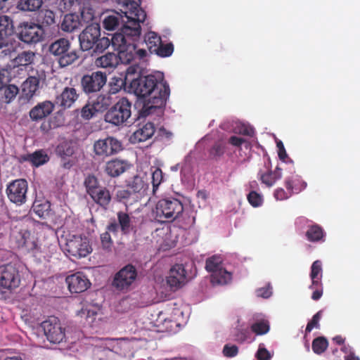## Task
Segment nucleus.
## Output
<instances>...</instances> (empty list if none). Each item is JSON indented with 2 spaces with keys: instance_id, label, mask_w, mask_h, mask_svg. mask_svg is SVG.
<instances>
[{
  "instance_id": "obj_1",
  "label": "nucleus",
  "mask_w": 360,
  "mask_h": 360,
  "mask_svg": "<svg viewBox=\"0 0 360 360\" xmlns=\"http://www.w3.org/2000/svg\"><path fill=\"white\" fill-rule=\"evenodd\" d=\"M126 80L129 81L127 91L143 99L139 116L160 117L169 95V87L164 79L163 73L156 72L142 77L141 68L139 65H131L126 70Z\"/></svg>"
},
{
  "instance_id": "obj_2",
  "label": "nucleus",
  "mask_w": 360,
  "mask_h": 360,
  "mask_svg": "<svg viewBox=\"0 0 360 360\" xmlns=\"http://www.w3.org/2000/svg\"><path fill=\"white\" fill-rule=\"evenodd\" d=\"M131 9L125 12L127 21L124 27L111 38V44L118 52L120 60L122 63H130L134 59V41L139 38L141 34V23L146 18L145 11L134 1Z\"/></svg>"
},
{
  "instance_id": "obj_3",
  "label": "nucleus",
  "mask_w": 360,
  "mask_h": 360,
  "mask_svg": "<svg viewBox=\"0 0 360 360\" xmlns=\"http://www.w3.org/2000/svg\"><path fill=\"white\" fill-rule=\"evenodd\" d=\"M184 206L176 198L161 199L152 209V217L160 221H173L182 216Z\"/></svg>"
},
{
  "instance_id": "obj_4",
  "label": "nucleus",
  "mask_w": 360,
  "mask_h": 360,
  "mask_svg": "<svg viewBox=\"0 0 360 360\" xmlns=\"http://www.w3.org/2000/svg\"><path fill=\"white\" fill-rule=\"evenodd\" d=\"M60 244L65 252L76 258L85 257L92 251L89 238L82 235L65 233L61 237Z\"/></svg>"
},
{
  "instance_id": "obj_5",
  "label": "nucleus",
  "mask_w": 360,
  "mask_h": 360,
  "mask_svg": "<svg viewBox=\"0 0 360 360\" xmlns=\"http://www.w3.org/2000/svg\"><path fill=\"white\" fill-rule=\"evenodd\" d=\"M20 283L18 269L12 265L0 267V300L6 299L8 294L17 288Z\"/></svg>"
},
{
  "instance_id": "obj_6",
  "label": "nucleus",
  "mask_w": 360,
  "mask_h": 360,
  "mask_svg": "<svg viewBox=\"0 0 360 360\" xmlns=\"http://www.w3.org/2000/svg\"><path fill=\"white\" fill-rule=\"evenodd\" d=\"M131 104L125 98L120 99L105 115V121L115 126L125 123L131 115Z\"/></svg>"
},
{
  "instance_id": "obj_7",
  "label": "nucleus",
  "mask_w": 360,
  "mask_h": 360,
  "mask_svg": "<svg viewBox=\"0 0 360 360\" xmlns=\"http://www.w3.org/2000/svg\"><path fill=\"white\" fill-rule=\"evenodd\" d=\"M70 44L69 41L61 38L52 43L49 49L51 54L60 56V65L65 67L72 64L77 58L75 51H70Z\"/></svg>"
},
{
  "instance_id": "obj_8",
  "label": "nucleus",
  "mask_w": 360,
  "mask_h": 360,
  "mask_svg": "<svg viewBox=\"0 0 360 360\" xmlns=\"http://www.w3.org/2000/svg\"><path fill=\"white\" fill-rule=\"evenodd\" d=\"M18 29L20 39L27 44L39 42L44 36L42 26L34 22H23L20 24Z\"/></svg>"
},
{
  "instance_id": "obj_9",
  "label": "nucleus",
  "mask_w": 360,
  "mask_h": 360,
  "mask_svg": "<svg viewBox=\"0 0 360 360\" xmlns=\"http://www.w3.org/2000/svg\"><path fill=\"white\" fill-rule=\"evenodd\" d=\"M44 335L52 343H60L65 338V328L56 317H51L41 323Z\"/></svg>"
},
{
  "instance_id": "obj_10",
  "label": "nucleus",
  "mask_w": 360,
  "mask_h": 360,
  "mask_svg": "<svg viewBox=\"0 0 360 360\" xmlns=\"http://www.w3.org/2000/svg\"><path fill=\"white\" fill-rule=\"evenodd\" d=\"M137 278L136 268L128 264L122 268L114 277L113 286L119 290H128Z\"/></svg>"
},
{
  "instance_id": "obj_11",
  "label": "nucleus",
  "mask_w": 360,
  "mask_h": 360,
  "mask_svg": "<svg viewBox=\"0 0 360 360\" xmlns=\"http://www.w3.org/2000/svg\"><path fill=\"white\" fill-rule=\"evenodd\" d=\"M96 352H115L126 355L130 352L131 342L126 339H105L96 345Z\"/></svg>"
},
{
  "instance_id": "obj_12",
  "label": "nucleus",
  "mask_w": 360,
  "mask_h": 360,
  "mask_svg": "<svg viewBox=\"0 0 360 360\" xmlns=\"http://www.w3.org/2000/svg\"><path fill=\"white\" fill-rule=\"evenodd\" d=\"M121 150V143L111 136L98 139L94 144V153L98 156L108 157L118 153Z\"/></svg>"
},
{
  "instance_id": "obj_13",
  "label": "nucleus",
  "mask_w": 360,
  "mask_h": 360,
  "mask_svg": "<svg viewBox=\"0 0 360 360\" xmlns=\"http://www.w3.org/2000/svg\"><path fill=\"white\" fill-rule=\"evenodd\" d=\"M27 188L28 184L25 180H15L7 187L8 198L13 203L21 205L25 202Z\"/></svg>"
},
{
  "instance_id": "obj_14",
  "label": "nucleus",
  "mask_w": 360,
  "mask_h": 360,
  "mask_svg": "<svg viewBox=\"0 0 360 360\" xmlns=\"http://www.w3.org/2000/svg\"><path fill=\"white\" fill-rule=\"evenodd\" d=\"M101 35L100 26L97 23H93L87 26L79 34V43L84 51L92 49L98 38Z\"/></svg>"
},
{
  "instance_id": "obj_15",
  "label": "nucleus",
  "mask_w": 360,
  "mask_h": 360,
  "mask_svg": "<svg viewBox=\"0 0 360 360\" xmlns=\"http://www.w3.org/2000/svg\"><path fill=\"white\" fill-rule=\"evenodd\" d=\"M167 283L172 289H178L188 282V273L182 264L174 265L166 278Z\"/></svg>"
},
{
  "instance_id": "obj_16",
  "label": "nucleus",
  "mask_w": 360,
  "mask_h": 360,
  "mask_svg": "<svg viewBox=\"0 0 360 360\" xmlns=\"http://www.w3.org/2000/svg\"><path fill=\"white\" fill-rule=\"evenodd\" d=\"M106 80L105 75L98 71L84 75L82 79V86L86 93L95 92L101 90Z\"/></svg>"
},
{
  "instance_id": "obj_17",
  "label": "nucleus",
  "mask_w": 360,
  "mask_h": 360,
  "mask_svg": "<svg viewBox=\"0 0 360 360\" xmlns=\"http://www.w3.org/2000/svg\"><path fill=\"white\" fill-rule=\"evenodd\" d=\"M45 79V75L43 72L37 73L36 75L29 77L21 86L22 88V98L29 101L33 98L35 93L39 88V84Z\"/></svg>"
},
{
  "instance_id": "obj_18",
  "label": "nucleus",
  "mask_w": 360,
  "mask_h": 360,
  "mask_svg": "<svg viewBox=\"0 0 360 360\" xmlns=\"http://www.w3.org/2000/svg\"><path fill=\"white\" fill-rule=\"evenodd\" d=\"M78 315L86 319V323L91 326L98 325L100 321H104L105 317L102 309L98 304L87 305L79 311Z\"/></svg>"
},
{
  "instance_id": "obj_19",
  "label": "nucleus",
  "mask_w": 360,
  "mask_h": 360,
  "mask_svg": "<svg viewBox=\"0 0 360 360\" xmlns=\"http://www.w3.org/2000/svg\"><path fill=\"white\" fill-rule=\"evenodd\" d=\"M66 283L70 291L75 293L84 292L90 285V282L87 278L80 273L68 276L66 278Z\"/></svg>"
},
{
  "instance_id": "obj_20",
  "label": "nucleus",
  "mask_w": 360,
  "mask_h": 360,
  "mask_svg": "<svg viewBox=\"0 0 360 360\" xmlns=\"http://www.w3.org/2000/svg\"><path fill=\"white\" fill-rule=\"evenodd\" d=\"M54 108V104L49 101L39 103L30 110V117L32 121H40L51 115Z\"/></svg>"
},
{
  "instance_id": "obj_21",
  "label": "nucleus",
  "mask_w": 360,
  "mask_h": 360,
  "mask_svg": "<svg viewBox=\"0 0 360 360\" xmlns=\"http://www.w3.org/2000/svg\"><path fill=\"white\" fill-rule=\"evenodd\" d=\"M14 27L12 20L7 15L0 16V49L8 46V38L13 35Z\"/></svg>"
},
{
  "instance_id": "obj_22",
  "label": "nucleus",
  "mask_w": 360,
  "mask_h": 360,
  "mask_svg": "<svg viewBox=\"0 0 360 360\" xmlns=\"http://www.w3.org/2000/svg\"><path fill=\"white\" fill-rule=\"evenodd\" d=\"M129 167L130 165L127 161L116 158L105 163V171L109 176L116 177L129 169Z\"/></svg>"
},
{
  "instance_id": "obj_23",
  "label": "nucleus",
  "mask_w": 360,
  "mask_h": 360,
  "mask_svg": "<svg viewBox=\"0 0 360 360\" xmlns=\"http://www.w3.org/2000/svg\"><path fill=\"white\" fill-rule=\"evenodd\" d=\"M117 219L119 224H117L115 222L111 223L108 226V230L115 233L118 229L120 228L123 233H128L131 230V220L128 214L124 212H119L117 213Z\"/></svg>"
},
{
  "instance_id": "obj_24",
  "label": "nucleus",
  "mask_w": 360,
  "mask_h": 360,
  "mask_svg": "<svg viewBox=\"0 0 360 360\" xmlns=\"http://www.w3.org/2000/svg\"><path fill=\"white\" fill-rule=\"evenodd\" d=\"M155 132L154 124L148 122L140 127L131 135L130 140L132 143L143 142L150 139Z\"/></svg>"
},
{
  "instance_id": "obj_25",
  "label": "nucleus",
  "mask_w": 360,
  "mask_h": 360,
  "mask_svg": "<svg viewBox=\"0 0 360 360\" xmlns=\"http://www.w3.org/2000/svg\"><path fill=\"white\" fill-rule=\"evenodd\" d=\"M78 94L72 87H65L57 98L58 103L64 108H70L77 100Z\"/></svg>"
},
{
  "instance_id": "obj_26",
  "label": "nucleus",
  "mask_w": 360,
  "mask_h": 360,
  "mask_svg": "<svg viewBox=\"0 0 360 360\" xmlns=\"http://www.w3.org/2000/svg\"><path fill=\"white\" fill-rule=\"evenodd\" d=\"M232 278V273L225 267L210 274V282L214 286L229 285L231 283Z\"/></svg>"
},
{
  "instance_id": "obj_27",
  "label": "nucleus",
  "mask_w": 360,
  "mask_h": 360,
  "mask_svg": "<svg viewBox=\"0 0 360 360\" xmlns=\"http://www.w3.org/2000/svg\"><path fill=\"white\" fill-rule=\"evenodd\" d=\"M119 56L108 53L95 60V65L101 68H114L119 63Z\"/></svg>"
},
{
  "instance_id": "obj_28",
  "label": "nucleus",
  "mask_w": 360,
  "mask_h": 360,
  "mask_svg": "<svg viewBox=\"0 0 360 360\" xmlns=\"http://www.w3.org/2000/svg\"><path fill=\"white\" fill-rule=\"evenodd\" d=\"M82 26L79 15L76 13H70L65 15L61 28L63 31L71 32Z\"/></svg>"
},
{
  "instance_id": "obj_29",
  "label": "nucleus",
  "mask_w": 360,
  "mask_h": 360,
  "mask_svg": "<svg viewBox=\"0 0 360 360\" xmlns=\"http://www.w3.org/2000/svg\"><path fill=\"white\" fill-rule=\"evenodd\" d=\"M89 103L97 113L103 112L110 105V97L101 94L91 98Z\"/></svg>"
},
{
  "instance_id": "obj_30",
  "label": "nucleus",
  "mask_w": 360,
  "mask_h": 360,
  "mask_svg": "<svg viewBox=\"0 0 360 360\" xmlns=\"http://www.w3.org/2000/svg\"><path fill=\"white\" fill-rule=\"evenodd\" d=\"M91 198L98 204L103 207H106L110 202L111 196L108 189L100 187Z\"/></svg>"
},
{
  "instance_id": "obj_31",
  "label": "nucleus",
  "mask_w": 360,
  "mask_h": 360,
  "mask_svg": "<svg viewBox=\"0 0 360 360\" xmlns=\"http://www.w3.org/2000/svg\"><path fill=\"white\" fill-rule=\"evenodd\" d=\"M310 277L311 279V285L309 286L310 289H314L315 285H319L321 283L322 264L319 260H316L312 264Z\"/></svg>"
},
{
  "instance_id": "obj_32",
  "label": "nucleus",
  "mask_w": 360,
  "mask_h": 360,
  "mask_svg": "<svg viewBox=\"0 0 360 360\" xmlns=\"http://www.w3.org/2000/svg\"><path fill=\"white\" fill-rule=\"evenodd\" d=\"M223 268H224V266L221 257L214 255L207 259L205 269L208 272L210 273V274H212L219 269H222Z\"/></svg>"
},
{
  "instance_id": "obj_33",
  "label": "nucleus",
  "mask_w": 360,
  "mask_h": 360,
  "mask_svg": "<svg viewBox=\"0 0 360 360\" xmlns=\"http://www.w3.org/2000/svg\"><path fill=\"white\" fill-rule=\"evenodd\" d=\"M42 0H20L17 8L23 11H35L41 8Z\"/></svg>"
},
{
  "instance_id": "obj_34",
  "label": "nucleus",
  "mask_w": 360,
  "mask_h": 360,
  "mask_svg": "<svg viewBox=\"0 0 360 360\" xmlns=\"http://www.w3.org/2000/svg\"><path fill=\"white\" fill-rule=\"evenodd\" d=\"M144 41L150 52L158 50V46L161 44L160 37L154 32H148L144 36Z\"/></svg>"
},
{
  "instance_id": "obj_35",
  "label": "nucleus",
  "mask_w": 360,
  "mask_h": 360,
  "mask_svg": "<svg viewBox=\"0 0 360 360\" xmlns=\"http://www.w3.org/2000/svg\"><path fill=\"white\" fill-rule=\"evenodd\" d=\"M32 210L39 217L44 218L49 214L50 204L46 200H37L33 204Z\"/></svg>"
},
{
  "instance_id": "obj_36",
  "label": "nucleus",
  "mask_w": 360,
  "mask_h": 360,
  "mask_svg": "<svg viewBox=\"0 0 360 360\" xmlns=\"http://www.w3.org/2000/svg\"><path fill=\"white\" fill-rule=\"evenodd\" d=\"M164 235V243L166 248L174 247L178 241V232L176 229H166L162 231Z\"/></svg>"
},
{
  "instance_id": "obj_37",
  "label": "nucleus",
  "mask_w": 360,
  "mask_h": 360,
  "mask_svg": "<svg viewBox=\"0 0 360 360\" xmlns=\"http://www.w3.org/2000/svg\"><path fill=\"white\" fill-rule=\"evenodd\" d=\"M281 178V172L279 171L278 168H277L276 170L274 172H267L260 174V179L262 182L266 185L268 187L272 186L275 182Z\"/></svg>"
},
{
  "instance_id": "obj_38",
  "label": "nucleus",
  "mask_w": 360,
  "mask_h": 360,
  "mask_svg": "<svg viewBox=\"0 0 360 360\" xmlns=\"http://www.w3.org/2000/svg\"><path fill=\"white\" fill-rule=\"evenodd\" d=\"M129 84V81L118 77H113L110 82V91L111 94H116L120 91L124 86L127 90V86Z\"/></svg>"
},
{
  "instance_id": "obj_39",
  "label": "nucleus",
  "mask_w": 360,
  "mask_h": 360,
  "mask_svg": "<svg viewBox=\"0 0 360 360\" xmlns=\"http://www.w3.org/2000/svg\"><path fill=\"white\" fill-rule=\"evenodd\" d=\"M306 236L307 239L311 242L321 240L323 238V231L318 225H312L309 227Z\"/></svg>"
},
{
  "instance_id": "obj_40",
  "label": "nucleus",
  "mask_w": 360,
  "mask_h": 360,
  "mask_svg": "<svg viewBox=\"0 0 360 360\" xmlns=\"http://www.w3.org/2000/svg\"><path fill=\"white\" fill-rule=\"evenodd\" d=\"M49 158L47 153L42 150L36 151L30 156V162L35 167H39L45 164L49 161Z\"/></svg>"
},
{
  "instance_id": "obj_41",
  "label": "nucleus",
  "mask_w": 360,
  "mask_h": 360,
  "mask_svg": "<svg viewBox=\"0 0 360 360\" xmlns=\"http://www.w3.org/2000/svg\"><path fill=\"white\" fill-rule=\"evenodd\" d=\"M285 186L288 192L285 191L283 188H278L275 191L274 197L278 200H283L288 199L292 194L294 186L292 184L291 180L288 179L285 181Z\"/></svg>"
},
{
  "instance_id": "obj_42",
  "label": "nucleus",
  "mask_w": 360,
  "mask_h": 360,
  "mask_svg": "<svg viewBox=\"0 0 360 360\" xmlns=\"http://www.w3.org/2000/svg\"><path fill=\"white\" fill-rule=\"evenodd\" d=\"M84 184L86 192L90 196H91L95 191L101 187L97 179L93 175L87 176L84 179Z\"/></svg>"
},
{
  "instance_id": "obj_43",
  "label": "nucleus",
  "mask_w": 360,
  "mask_h": 360,
  "mask_svg": "<svg viewBox=\"0 0 360 360\" xmlns=\"http://www.w3.org/2000/svg\"><path fill=\"white\" fill-rule=\"evenodd\" d=\"M56 152L62 157H69L73 154L74 148L71 142L64 141L58 146Z\"/></svg>"
},
{
  "instance_id": "obj_44",
  "label": "nucleus",
  "mask_w": 360,
  "mask_h": 360,
  "mask_svg": "<svg viewBox=\"0 0 360 360\" xmlns=\"http://www.w3.org/2000/svg\"><path fill=\"white\" fill-rule=\"evenodd\" d=\"M19 245L25 247L27 250H34L37 248V242L34 238L31 236L30 232L25 231L22 234V240Z\"/></svg>"
},
{
  "instance_id": "obj_45",
  "label": "nucleus",
  "mask_w": 360,
  "mask_h": 360,
  "mask_svg": "<svg viewBox=\"0 0 360 360\" xmlns=\"http://www.w3.org/2000/svg\"><path fill=\"white\" fill-rule=\"evenodd\" d=\"M34 53L31 51H24L19 54L15 59V63L21 66H25L32 63L34 60Z\"/></svg>"
},
{
  "instance_id": "obj_46",
  "label": "nucleus",
  "mask_w": 360,
  "mask_h": 360,
  "mask_svg": "<svg viewBox=\"0 0 360 360\" xmlns=\"http://www.w3.org/2000/svg\"><path fill=\"white\" fill-rule=\"evenodd\" d=\"M328 342L323 337H319L312 342V350L317 354H322L328 347Z\"/></svg>"
},
{
  "instance_id": "obj_47",
  "label": "nucleus",
  "mask_w": 360,
  "mask_h": 360,
  "mask_svg": "<svg viewBox=\"0 0 360 360\" xmlns=\"http://www.w3.org/2000/svg\"><path fill=\"white\" fill-rule=\"evenodd\" d=\"M251 328L257 335H262L269 332V324L267 321L263 320L252 324Z\"/></svg>"
},
{
  "instance_id": "obj_48",
  "label": "nucleus",
  "mask_w": 360,
  "mask_h": 360,
  "mask_svg": "<svg viewBox=\"0 0 360 360\" xmlns=\"http://www.w3.org/2000/svg\"><path fill=\"white\" fill-rule=\"evenodd\" d=\"M18 88L13 84L6 86L4 88V98L6 103H10L15 98L18 94Z\"/></svg>"
},
{
  "instance_id": "obj_49",
  "label": "nucleus",
  "mask_w": 360,
  "mask_h": 360,
  "mask_svg": "<svg viewBox=\"0 0 360 360\" xmlns=\"http://www.w3.org/2000/svg\"><path fill=\"white\" fill-rule=\"evenodd\" d=\"M108 230L101 235V245L103 250L107 252H110L112 250L113 242L111 239Z\"/></svg>"
},
{
  "instance_id": "obj_50",
  "label": "nucleus",
  "mask_w": 360,
  "mask_h": 360,
  "mask_svg": "<svg viewBox=\"0 0 360 360\" xmlns=\"http://www.w3.org/2000/svg\"><path fill=\"white\" fill-rule=\"evenodd\" d=\"M174 48L172 44H162L158 46V50H154V53L162 57H167L172 55L173 53Z\"/></svg>"
},
{
  "instance_id": "obj_51",
  "label": "nucleus",
  "mask_w": 360,
  "mask_h": 360,
  "mask_svg": "<svg viewBox=\"0 0 360 360\" xmlns=\"http://www.w3.org/2000/svg\"><path fill=\"white\" fill-rule=\"evenodd\" d=\"M130 186L134 191L140 192L141 191L146 188L147 184L143 180L142 177L136 176L131 181Z\"/></svg>"
},
{
  "instance_id": "obj_52",
  "label": "nucleus",
  "mask_w": 360,
  "mask_h": 360,
  "mask_svg": "<svg viewBox=\"0 0 360 360\" xmlns=\"http://www.w3.org/2000/svg\"><path fill=\"white\" fill-rule=\"evenodd\" d=\"M98 113L94 110L91 105L87 102V103L82 108L81 116L84 120H90L92 117L96 116Z\"/></svg>"
},
{
  "instance_id": "obj_53",
  "label": "nucleus",
  "mask_w": 360,
  "mask_h": 360,
  "mask_svg": "<svg viewBox=\"0 0 360 360\" xmlns=\"http://www.w3.org/2000/svg\"><path fill=\"white\" fill-rule=\"evenodd\" d=\"M94 18V11L90 8H84L80 13L79 18L82 25L91 22Z\"/></svg>"
},
{
  "instance_id": "obj_54",
  "label": "nucleus",
  "mask_w": 360,
  "mask_h": 360,
  "mask_svg": "<svg viewBox=\"0 0 360 360\" xmlns=\"http://www.w3.org/2000/svg\"><path fill=\"white\" fill-rule=\"evenodd\" d=\"M162 172L160 169L156 168L152 173V183L153 187V192L156 191L158 186L162 181Z\"/></svg>"
},
{
  "instance_id": "obj_55",
  "label": "nucleus",
  "mask_w": 360,
  "mask_h": 360,
  "mask_svg": "<svg viewBox=\"0 0 360 360\" xmlns=\"http://www.w3.org/2000/svg\"><path fill=\"white\" fill-rule=\"evenodd\" d=\"M248 200L253 207H259L262 204L263 202L262 196L255 191L250 193L248 196Z\"/></svg>"
},
{
  "instance_id": "obj_56",
  "label": "nucleus",
  "mask_w": 360,
  "mask_h": 360,
  "mask_svg": "<svg viewBox=\"0 0 360 360\" xmlns=\"http://www.w3.org/2000/svg\"><path fill=\"white\" fill-rule=\"evenodd\" d=\"M110 42L111 39L110 40L108 37H98L94 46L97 51L102 52L110 46Z\"/></svg>"
},
{
  "instance_id": "obj_57",
  "label": "nucleus",
  "mask_w": 360,
  "mask_h": 360,
  "mask_svg": "<svg viewBox=\"0 0 360 360\" xmlns=\"http://www.w3.org/2000/svg\"><path fill=\"white\" fill-rule=\"evenodd\" d=\"M229 142L233 146L240 148L244 146L245 148H250V143L244 139L240 138L236 136H232L230 137Z\"/></svg>"
},
{
  "instance_id": "obj_58",
  "label": "nucleus",
  "mask_w": 360,
  "mask_h": 360,
  "mask_svg": "<svg viewBox=\"0 0 360 360\" xmlns=\"http://www.w3.org/2000/svg\"><path fill=\"white\" fill-rule=\"evenodd\" d=\"M41 15L43 23L50 25L55 22V15L53 11L50 10L42 11Z\"/></svg>"
},
{
  "instance_id": "obj_59",
  "label": "nucleus",
  "mask_w": 360,
  "mask_h": 360,
  "mask_svg": "<svg viewBox=\"0 0 360 360\" xmlns=\"http://www.w3.org/2000/svg\"><path fill=\"white\" fill-rule=\"evenodd\" d=\"M256 357L258 360H269L271 358V354L263 345H260L256 353Z\"/></svg>"
},
{
  "instance_id": "obj_60",
  "label": "nucleus",
  "mask_w": 360,
  "mask_h": 360,
  "mask_svg": "<svg viewBox=\"0 0 360 360\" xmlns=\"http://www.w3.org/2000/svg\"><path fill=\"white\" fill-rule=\"evenodd\" d=\"M234 131L236 133L248 136H252L254 134L253 129L245 124H240L234 129Z\"/></svg>"
},
{
  "instance_id": "obj_61",
  "label": "nucleus",
  "mask_w": 360,
  "mask_h": 360,
  "mask_svg": "<svg viewBox=\"0 0 360 360\" xmlns=\"http://www.w3.org/2000/svg\"><path fill=\"white\" fill-rule=\"evenodd\" d=\"M321 317V311L317 312L312 318L311 321L307 324L306 330L310 332L313 328L319 327V322Z\"/></svg>"
},
{
  "instance_id": "obj_62",
  "label": "nucleus",
  "mask_w": 360,
  "mask_h": 360,
  "mask_svg": "<svg viewBox=\"0 0 360 360\" xmlns=\"http://www.w3.org/2000/svg\"><path fill=\"white\" fill-rule=\"evenodd\" d=\"M238 352V349L236 345H226L223 349V354L226 357H233Z\"/></svg>"
},
{
  "instance_id": "obj_63",
  "label": "nucleus",
  "mask_w": 360,
  "mask_h": 360,
  "mask_svg": "<svg viewBox=\"0 0 360 360\" xmlns=\"http://www.w3.org/2000/svg\"><path fill=\"white\" fill-rule=\"evenodd\" d=\"M129 300L128 298L122 299L120 301L118 304L117 305V311L118 312L124 313L130 309V303Z\"/></svg>"
},
{
  "instance_id": "obj_64",
  "label": "nucleus",
  "mask_w": 360,
  "mask_h": 360,
  "mask_svg": "<svg viewBox=\"0 0 360 360\" xmlns=\"http://www.w3.org/2000/svg\"><path fill=\"white\" fill-rule=\"evenodd\" d=\"M257 295L263 298H269L272 295V290L270 285H267L259 288L257 292Z\"/></svg>"
}]
</instances>
